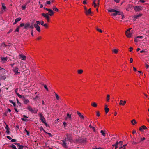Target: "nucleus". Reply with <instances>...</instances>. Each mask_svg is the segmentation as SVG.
Here are the masks:
<instances>
[{
	"mask_svg": "<svg viewBox=\"0 0 149 149\" xmlns=\"http://www.w3.org/2000/svg\"><path fill=\"white\" fill-rule=\"evenodd\" d=\"M38 115L39 117V119L40 121L44 123L46 126L47 127L48 124L47 123L46 119L45 118L43 114L41 112L39 113Z\"/></svg>",
	"mask_w": 149,
	"mask_h": 149,
	"instance_id": "obj_1",
	"label": "nucleus"
},
{
	"mask_svg": "<svg viewBox=\"0 0 149 149\" xmlns=\"http://www.w3.org/2000/svg\"><path fill=\"white\" fill-rule=\"evenodd\" d=\"M38 76L39 77L38 79H39L38 81H39V83L42 85H43L44 84L42 83H40V82L44 81L45 79V77L42 75H41L40 74H38Z\"/></svg>",
	"mask_w": 149,
	"mask_h": 149,
	"instance_id": "obj_2",
	"label": "nucleus"
},
{
	"mask_svg": "<svg viewBox=\"0 0 149 149\" xmlns=\"http://www.w3.org/2000/svg\"><path fill=\"white\" fill-rule=\"evenodd\" d=\"M99 4V0H94L93 2V5L96 8L98 6Z\"/></svg>",
	"mask_w": 149,
	"mask_h": 149,
	"instance_id": "obj_3",
	"label": "nucleus"
},
{
	"mask_svg": "<svg viewBox=\"0 0 149 149\" xmlns=\"http://www.w3.org/2000/svg\"><path fill=\"white\" fill-rule=\"evenodd\" d=\"M42 15L46 18L47 22H49L50 17L49 16V15L48 13H42Z\"/></svg>",
	"mask_w": 149,
	"mask_h": 149,
	"instance_id": "obj_4",
	"label": "nucleus"
},
{
	"mask_svg": "<svg viewBox=\"0 0 149 149\" xmlns=\"http://www.w3.org/2000/svg\"><path fill=\"white\" fill-rule=\"evenodd\" d=\"M134 9L136 12H137L141 11L142 8L141 6H135L134 7Z\"/></svg>",
	"mask_w": 149,
	"mask_h": 149,
	"instance_id": "obj_5",
	"label": "nucleus"
},
{
	"mask_svg": "<svg viewBox=\"0 0 149 149\" xmlns=\"http://www.w3.org/2000/svg\"><path fill=\"white\" fill-rule=\"evenodd\" d=\"M123 142L122 141H120L119 142L117 141L116 142L115 144L112 145V146H115V149H116L118 147V144H120L121 145H123Z\"/></svg>",
	"mask_w": 149,
	"mask_h": 149,
	"instance_id": "obj_6",
	"label": "nucleus"
},
{
	"mask_svg": "<svg viewBox=\"0 0 149 149\" xmlns=\"http://www.w3.org/2000/svg\"><path fill=\"white\" fill-rule=\"evenodd\" d=\"M62 141L63 142V143H62V146L65 148H67V146L66 145V138H65V139L62 140Z\"/></svg>",
	"mask_w": 149,
	"mask_h": 149,
	"instance_id": "obj_7",
	"label": "nucleus"
},
{
	"mask_svg": "<svg viewBox=\"0 0 149 149\" xmlns=\"http://www.w3.org/2000/svg\"><path fill=\"white\" fill-rule=\"evenodd\" d=\"M121 12L118 11L116 10V11H114L113 13H112L111 14V16H116L117 15H121Z\"/></svg>",
	"mask_w": 149,
	"mask_h": 149,
	"instance_id": "obj_8",
	"label": "nucleus"
},
{
	"mask_svg": "<svg viewBox=\"0 0 149 149\" xmlns=\"http://www.w3.org/2000/svg\"><path fill=\"white\" fill-rule=\"evenodd\" d=\"M13 68V71L15 75H17L20 74V72H18L19 69L18 67H16L15 68Z\"/></svg>",
	"mask_w": 149,
	"mask_h": 149,
	"instance_id": "obj_9",
	"label": "nucleus"
},
{
	"mask_svg": "<svg viewBox=\"0 0 149 149\" xmlns=\"http://www.w3.org/2000/svg\"><path fill=\"white\" fill-rule=\"evenodd\" d=\"M45 10L47 11H48L49 13L48 14L49 15L52 16L54 14V12L51 9L49 8H46Z\"/></svg>",
	"mask_w": 149,
	"mask_h": 149,
	"instance_id": "obj_10",
	"label": "nucleus"
},
{
	"mask_svg": "<svg viewBox=\"0 0 149 149\" xmlns=\"http://www.w3.org/2000/svg\"><path fill=\"white\" fill-rule=\"evenodd\" d=\"M22 99L25 104H28L29 103V100L25 98L24 96H22Z\"/></svg>",
	"mask_w": 149,
	"mask_h": 149,
	"instance_id": "obj_11",
	"label": "nucleus"
},
{
	"mask_svg": "<svg viewBox=\"0 0 149 149\" xmlns=\"http://www.w3.org/2000/svg\"><path fill=\"white\" fill-rule=\"evenodd\" d=\"M29 27L32 28L33 27V26L32 25L30 26V24L29 23H26L25 24H24V29H27Z\"/></svg>",
	"mask_w": 149,
	"mask_h": 149,
	"instance_id": "obj_12",
	"label": "nucleus"
},
{
	"mask_svg": "<svg viewBox=\"0 0 149 149\" xmlns=\"http://www.w3.org/2000/svg\"><path fill=\"white\" fill-rule=\"evenodd\" d=\"M142 15L141 13H139V14L136 15H135L134 16V19L136 20L138 18H139L140 17H141Z\"/></svg>",
	"mask_w": 149,
	"mask_h": 149,
	"instance_id": "obj_13",
	"label": "nucleus"
},
{
	"mask_svg": "<svg viewBox=\"0 0 149 149\" xmlns=\"http://www.w3.org/2000/svg\"><path fill=\"white\" fill-rule=\"evenodd\" d=\"M126 103V101L125 100L123 101L122 100H120L119 103V105H120L124 106Z\"/></svg>",
	"mask_w": 149,
	"mask_h": 149,
	"instance_id": "obj_14",
	"label": "nucleus"
},
{
	"mask_svg": "<svg viewBox=\"0 0 149 149\" xmlns=\"http://www.w3.org/2000/svg\"><path fill=\"white\" fill-rule=\"evenodd\" d=\"M20 58L22 60H25L26 59V57L24 55L22 54H20L19 55Z\"/></svg>",
	"mask_w": 149,
	"mask_h": 149,
	"instance_id": "obj_15",
	"label": "nucleus"
},
{
	"mask_svg": "<svg viewBox=\"0 0 149 149\" xmlns=\"http://www.w3.org/2000/svg\"><path fill=\"white\" fill-rule=\"evenodd\" d=\"M27 109L29 111H31L33 113H35V111L34 110L32 109L31 107L30 106H29L28 107Z\"/></svg>",
	"mask_w": 149,
	"mask_h": 149,
	"instance_id": "obj_16",
	"label": "nucleus"
},
{
	"mask_svg": "<svg viewBox=\"0 0 149 149\" xmlns=\"http://www.w3.org/2000/svg\"><path fill=\"white\" fill-rule=\"evenodd\" d=\"M21 18L20 17H19V18H16L15 19V22L13 23V24L14 25L15 24H16L17 23V22H19V21H20V20H21Z\"/></svg>",
	"mask_w": 149,
	"mask_h": 149,
	"instance_id": "obj_17",
	"label": "nucleus"
},
{
	"mask_svg": "<svg viewBox=\"0 0 149 149\" xmlns=\"http://www.w3.org/2000/svg\"><path fill=\"white\" fill-rule=\"evenodd\" d=\"M77 114L80 117L81 119H84V117L83 115H82L81 114V113L78 111L77 112Z\"/></svg>",
	"mask_w": 149,
	"mask_h": 149,
	"instance_id": "obj_18",
	"label": "nucleus"
},
{
	"mask_svg": "<svg viewBox=\"0 0 149 149\" xmlns=\"http://www.w3.org/2000/svg\"><path fill=\"white\" fill-rule=\"evenodd\" d=\"M6 126L5 127V129L6 130V132L8 134H9L10 133V132L9 131L10 129L8 127V125L6 124Z\"/></svg>",
	"mask_w": 149,
	"mask_h": 149,
	"instance_id": "obj_19",
	"label": "nucleus"
},
{
	"mask_svg": "<svg viewBox=\"0 0 149 149\" xmlns=\"http://www.w3.org/2000/svg\"><path fill=\"white\" fill-rule=\"evenodd\" d=\"M66 136L67 137H66V141L68 140L70 141L72 140L71 136L70 135H67Z\"/></svg>",
	"mask_w": 149,
	"mask_h": 149,
	"instance_id": "obj_20",
	"label": "nucleus"
},
{
	"mask_svg": "<svg viewBox=\"0 0 149 149\" xmlns=\"http://www.w3.org/2000/svg\"><path fill=\"white\" fill-rule=\"evenodd\" d=\"M8 59V58L7 57H1V60L3 62H5L6 61H7Z\"/></svg>",
	"mask_w": 149,
	"mask_h": 149,
	"instance_id": "obj_21",
	"label": "nucleus"
},
{
	"mask_svg": "<svg viewBox=\"0 0 149 149\" xmlns=\"http://www.w3.org/2000/svg\"><path fill=\"white\" fill-rule=\"evenodd\" d=\"M100 133L104 137L105 136L106 134L105 131L102 130L100 131Z\"/></svg>",
	"mask_w": 149,
	"mask_h": 149,
	"instance_id": "obj_22",
	"label": "nucleus"
},
{
	"mask_svg": "<svg viewBox=\"0 0 149 149\" xmlns=\"http://www.w3.org/2000/svg\"><path fill=\"white\" fill-rule=\"evenodd\" d=\"M132 33L129 32L128 33H126L125 32V34L126 35V36L128 38H130L132 36Z\"/></svg>",
	"mask_w": 149,
	"mask_h": 149,
	"instance_id": "obj_23",
	"label": "nucleus"
},
{
	"mask_svg": "<svg viewBox=\"0 0 149 149\" xmlns=\"http://www.w3.org/2000/svg\"><path fill=\"white\" fill-rule=\"evenodd\" d=\"M107 106V105H106L104 108L106 114L109 111V109L107 107H106Z\"/></svg>",
	"mask_w": 149,
	"mask_h": 149,
	"instance_id": "obj_24",
	"label": "nucleus"
},
{
	"mask_svg": "<svg viewBox=\"0 0 149 149\" xmlns=\"http://www.w3.org/2000/svg\"><path fill=\"white\" fill-rule=\"evenodd\" d=\"M143 129H145V130L147 129V128L146 126H144V125H143L141 126V127L139 128V130L141 131H142Z\"/></svg>",
	"mask_w": 149,
	"mask_h": 149,
	"instance_id": "obj_25",
	"label": "nucleus"
},
{
	"mask_svg": "<svg viewBox=\"0 0 149 149\" xmlns=\"http://www.w3.org/2000/svg\"><path fill=\"white\" fill-rule=\"evenodd\" d=\"M126 145H123V147L122 146V145H121L120 144H118V147H119V148L120 149H122L123 147V148L122 149H125V146H126Z\"/></svg>",
	"mask_w": 149,
	"mask_h": 149,
	"instance_id": "obj_26",
	"label": "nucleus"
},
{
	"mask_svg": "<svg viewBox=\"0 0 149 149\" xmlns=\"http://www.w3.org/2000/svg\"><path fill=\"white\" fill-rule=\"evenodd\" d=\"M91 106L94 107H96L97 106V104L95 102L91 103Z\"/></svg>",
	"mask_w": 149,
	"mask_h": 149,
	"instance_id": "obj_27",
	"label": "nucleus"
},
{
	"mask_svg": "<svg viewBox=\"0 0 149 149\" xmlns=\"http://www.w3.org/2000/svg\"><path fill=\"white\" fill-rule=\"evenodd\" d=\"M40 24L41 25L43 26L45 23H44V21L42 20H41L40 22L38 21V24Z\"/></svg>",
	"mask_w": 149,
	"mask_h": 149,
	"instance_id": "obj_28",
	"label": "nucleus"
},
{
	"mask_svg": "<svg viewBox=\"0 0 149 149\" xmlns=\"http://www.w3.org/2000/svg\"><path fill=\"white\" fill-rule=\"evenodd\" d=\"M91 13V8H90L88 9L87 11H86V15H88Z\"/></svg>",
	"mask_w": 149,
	"mask_h": 149,
	"instance_id": "obj_29",
	"label": "nucleus"
},
{
	"mask_svg": "<svg viewBox=\"0 0 149 149\" xmlns=\"http://www.w3.org/2000/svg\"><path fill=\"white\" fill-rule=\"evenodd\" d=\"M132 125H134L136 123V122L134 119H133L131 121Z\"/></svg>",
	"mask_w": 149,
	"mask_h": 149,
	"instance_id": "obj_30",
	"label": "nucleus"
},
{
	"mask_svg": "<svg viewBox=\"0 0 149 149\" xmlns=\"http://www.w3.org/2000/svg\"><path fill=\"white\" fill-rule=\"evenodd\" d=\"M9 101L12 104H13V106L14 107H15L16 106V104L13 101L11 100H9Z\"/></svg>",
	"mask_w": 149,
	"mask_h": 149,
	"instance_id": "obj_31",
	"label": "nucleus"
},
{
	"mask_svg": "<svg viewBox=\"0 0 149 149\" xmlns=\"http://www.w3.org/2000/svg\"><path fill=\"white\" fill-rule=\"evenodd\" d=\"M112 52L115 54H117L118 52V49H114L112 50Z\"/></svg>",
	"mask_w": 149,
	"mask_h": 149,
	"instance_id": "obj_32",
	"label": "nucleus"
},
{
	"mask_svg": "<svg viewBox=\"0 0 149 149\" xmlns=\"http://www.w3.org/2000/svg\"><path fill=\"white\" fill-rule=\"evenodd\" d=\"M83 71V70L81 69H80L78 70V73L79 74H81L82 73Z\"/></svg>",
	"mask_w": 149,
	"mask_h": 149,
	"instance_id": "obj_33",
	"label": "nucleus"
},
{
	"mask_svg": "<svg viewBox=\"0 0 149 149\" xmlns=\"http://www.w3.org/2000/svg\"><path fill=\"white\" fill-rule=\"evenodd\" d=\"M6 79V77L3 76H2V75H0V80L1 79H4V80Z\"/></svg>",
	"mask_w": 149,
	"mask_h": 149,
	"instance_id": "obj_34",
	"label": "nucleus"
},
{
	"mask_svg": "<svg viewBox=\"0 0 149 149\" xmlns=\"http://www.w3.org/2000/svg\"><path fill=\"white\" fill-rule=\"evenodd\" d=\"M108 11L109 12H114V11H116V10L113 9H108Z\"/></svg>",
	"mask_w": 149,
	"mask_h": 149,
	"instance_id": "obj_35",
	"label": "nucleus"
},
{
	"mask_svg": "<svg viewBox=\"0 0 149 149\" xmlns=\"http://www.w3.org/2000/svg\"><path fill=\"white\" fill-rule=\"evenodd\" d=\"M109 97L110 95L109 94L107 95V101L108 102L109 101Z\"/></svg>",
	"mask_w": 149,
	"mask_h": 149,
	"instance_id": "obj_36",
	"label": "nucleus"
},
{
	"mask_svg": "<svg viewBox=\"0 0 149 149\" xmlns=\"http://www.w3.org/2000/svg\"><path fill=\"white\" fill-rule=\"evenodd\" d=\"M53 10L56 11H58L59 10L57 9V8L55 6L53 7Z\"/></svg>",
	"mask_w": 149,
	"mask_h": 149,
	"instance_id": "obj_37",
	"label": "nucleus"
},
{
	"mask_svg": "<svg viewBox=\"0 0 149 149\" xmlns=\"http://www.w3.org/2000/svg\"><path fill=\"white\" fill-rule=\"evenodd\" d=\"M96 29L97 31H99L100 32L102 33V31L101 29H99L98 27H97L96 28Z\"/></svg>",
	"mask_w": 149,
	"mask_h": 149,
	"instance_id": "obj_38",
	"label": "nucleus"
},
{
	"mask_svg": "<svg viewBox=\"0 0 149 149\" xmlns=\"http://www.w3.org/2000/svg\"><path fill=\"white\" fill-rule=\"evenodd\" d=\"M2 7H3V9L5 10L6 8V7L5 6V4L4 3H1Z\"/></svg>",
	"mask_w": 149,
	"mask_h": 149,
	"instance_id": "obj_39",
	"label": "nucleus"
},
{
	"mask_svg": "<svg viewBox=\"0 0 149 149\" xmlns=\"http://www.w3.org/2000/svg\"><path fill=\"white\" fill-rule=\"evenodd\" d=\"M24 147V146L20 145L19 146V147L18 148V149H23Z\"/></svg>",
	"mask_w": 149,
	"mask_h": 149,
	"instance_id": "obj_40",
	"label": "nucleus"
},
{
	"mask_svg": "<svg viewBox=\"0 0 149 149\" xmlns=\"http://www.w3.org/2000/svg\"><path fill=\"white\" fill-rule=\"evenodd\" d=\"M16 100H17V102L18 104V105H19V106H21V104H22L21 103L19 102V101L18 100V99L17 98Z\"/></svg>",
	"mask_w": 149,
	"mask_h": 149,
	"instance_id": "obj_41",
	"label": "nucleus"
},
{
	"mask_svg": "<svg viewBox=\"0 0 149 149\" xmlns=\"http://www.w3.org/2000/svg\"><path fill=\"white\" fill-rule=\"evenodd\" d=\"M44 27H45L46 28H47L48 27V26L47 24L46 23H45L44 25L43 26Z\"/></svg>",
	"mask_w": 149,
	"mask_h": 149,
	"instance_id": "obj_42",
	"label": "nucleus"
},
{
	"mask_svg": "<svg viewBox=\"0 0 149 149\" xmlns=\"http://www.w3.org/2000/svg\"><path fill=\"white\" fill-rule=\"evenodd\" d=\"M67 117L70 119H71V115L69 114V113L67 114Z\"/></svg>",
	"mask_w": 149,
	"mask_h": 149,
	"instance_id": "obj_43",
	"label": "nucleus"
},
{
	"mask_svg": "<svg viewBox=\"0 0 149 149\" xmlns=\"http://www.w3.org/2000/svg\"><path fill=\"white\" fill-rule=\"evenodd\" d=\"M16 94L18 96L19 98H22V97L20 95L19 93H17Z\"/></svg>",
	"mask_w": 149,
	"mask_h": 149,
	"instance_id": "obj_44",
	"label": "nucleus"
},
{
	"mask_svg": "<svg viewBox=\"0 0 149 149\" xmlns=\"http://www.w3.org/2000/svg\"><path fill=\"white\" fill-rule=\"evenodd\" d=\"M55 96L56 97V99H57V100H59V98L58 95L56 93L55 94Z\"/></svg>",
	"mask_w": 149,
	"mask_h": 149,
	"instance_id": "obj_45",
	"label": "nucleus"
},
{
	"mask_svg": "<svg viewBox=\"0 0 149 149\" xmlns=\"http://www.w3.org/2000/svg\"><path fill=\"white\" fill-rule=\"evenodd\" d=\"M25 131L27 133V135L29 136V132L28 131L26 130L25 129Z\"/></svg>",
	"mask_w": 149,
	"mask_h": 149,
	"instance_id": "obj_46",
	"label": "nucleus"
},
{
	"mask_svg": "<svg viewBox=\"0 0 149 149\" xmlns=\"http://www.w3.org/2000/svg\"><path fill=\"white\" fill-rule=\"evenodd\" d=\"M10 146L13 148V149H15V148H16V147L14 145L12 144Z\"/></svg>",
	"mask_w": 149,
	"mask_h": 149,
	"instance_id": "obj_47",
	"label": "nucleus"
},
{
	"mask_svg": "<svg viewBox=\"0 0 149 149\" xmlns=\"http://www.w3.org/2000/svg\"><path fill=\"white\" fill-rule=\"evenodd\" d=\"M139 143V142H134V141H133L132 142V144L134 145L136 144Z\"/></svg>",
	"mask_w": 149,
	"mask_h": 149,
	"instance_id": "obj_48",
	"label": "nucleus"
},
{
	"mask_svg": "<svg viewBox=\"0 0 149 149\" xmlns=\"http://www.w3.org/2000/svg\"><path fill=\"white\" fill-rule=\"evenodd\" d=\"M96 114L97 116H100V113H99V111H96Z\"/></svg>",
	"mask_w": 149,
	"mask_h": 149,
	"instance_id": "obj_49",
	"label": "nucleus"
},
{
	"mask_svg": "<svg viewBox=\"0 0 149 149\" xmlns=\"http://www.w3.org/2000/svg\"><path fill=\"white\" fill-rule=\"evenodd\" d=\"M34 27L36 28V30H37V24L36 23L34 24Z\"/></svg>",
	"mask_w": 149,
	"mask_h": 149,
	"instance_id": "obj_50",
	"label": "nucleus"
},
{
	"mask_svg": "<svg viewBox=\"0 0 149 149\" xmlns=\"http://www.w3.org/2000/svg\"><path fill=\"white\" fill-rule=\"evenodd\" d=\"M134 41L135 42H137L139 41L138 39L136 37L135 38L134 40Z\"/></svg>",
	"mask_w": 149,
	"mask_h": 149,
	"instance_id": "obj_51",
	"label": "nucleus"
},
{
	"mask_svg": "<svg viewBox=\"0 0 149 149\" xmlns=\"http://www.w3.org/2000/svg\"><path fill=\"white\" fill-rule=\"evenodd\" d=\"M131 29V28H129V29H127L126 31L125 32L128 33V32H130V30Z\"/></svg>",
	"mask_w": 149,
	"mask_h": 149,
	"instance_id": "obj_52",
	"label": "nucleus"
},
{
	"mask_svg": "<svg viewBox=\"0 0 149 149\" xmlns=\"http://www.w3.org/2000/svg\"><path fill=\"white\" fill-rule=\"evenodd\" d=\"M104 149V148H103L99 147V148H93V149Z\"/></svg>",
	"mask_w": 149,
	"mask_h": 149,
	"instance_id": "obj_53",
	"label": "nucleus"
},
{
	"mask_svg": "<svg viewBox=\"0 0 149 149\" xmlns=\"http://www.w3.org/2000/svg\"><path fill=\"white\" fill-rule=\"evenodd\" d=\"M23 26H24V23H22L20 24L19 27H22Z\"/></svg>",
	"mask_w": 149,
	"mask_h": 149,
	"instance_id": "obj_54",
	"label": "nucleus"
},
{
	"mask_svg": "<svg viewBox=\"0 0 149 149\" xmlns=\"http://www.w3.org/2000/svg\"><path fill=\"white\" fill-rule=\"evenodd\" d=\"M44 87L46 90L47 91H48V89L47 88V86L45 85H44Z\"/></svg>",
	"mask_w": 149,
	"mask_h": 149,
	"instance_id": "obj_55",
	"label": "nucleus"
},
{
	"mask_svg": "<svg viewBox=\"0 0 149 149\" xmlns=\"http://www.w3.org/2000/svg\"><path fill=\"white\" fill-rule=\"evenodd\" d=\"M19 26H18L15 30V32H19Z\"/></svg>",
	"mask_w": 149,
	"mask_h": 149,
	"instance_id": "obj_56",
	"label": "nucleus"
},
{
	"mask_svg": "<svg viewBox=\"0 0 149 149\" xmlns=\"http://www.w3.org/2000/svg\"><path fill=\"white\" fill-rule=\"evenodd\" d=\"M145 139V137H143L142 138H141V141H139V142H141V141L144 140Z\"/></svg>",
	"mask_w": 149,
	"mask_h": 149,
	"instance_id": "obj_57",
	"label": "nucleus"
},
{
	"mask_svg": "<svg viewBox=\"0 0 149 149\" xmlns=\"http://www.w3.org/2000/svg\"><path fill=\"white\" fill-rule=\"evenodd\" d=\"M26 7V6L24 5V6H22V9L23 10H25Z\"/></svg>",
	"mask_w": 149,
	"mask_h": 149,
	"instance_id": "obj_58",
	"label": "nucleus"
},
{
	"mask_svg": "<svg viewBox=\"0 0 149 149\" xmlns=\"http://www.w3.org/2000/svg\"><path fill=\"white\" fill-rule=\"evenodd\" d=\"M8 113V111L5 112L3 114V116H7V114Z\"/></svg>",
	"mask_w": 149,
	"mask_h": 149,
	"instance_id": "obj_59",
	"label": "nucleus"
},
{
	"mask_svg": "<svg viewBox=\"0 0 149 149\" xmlns=\"http://www.w3.org/2000/svg\"><path fill=\"white\" fill-rule=\"evenodd\" d=\"M40 130L41 131L43 130V131H44L45 132V131L44 130L43 128L42 127H40Z\"/></svg>",
	"mask_w": 149,
	"mask_h": 149,
	"instance_id": "obj_60",
	"label": "nucleus"
},
{
	"mask_svg": "<svg viewBox=\"0 0 149 149\" xmlns=\"http://www.w3.org/2000/svg\"><path fill=\"white\" fill-rule=\"evenodd\" d=\"M16 141V140L15 139H12L11 140V141L12 142H15Z\"/></svg>",
	"mask_w": 149,
	"mask_h": 149,
	"instance_id": "obj_61",
	"label": "nucleus"
},
{
	"mask_svg": "<svg viewBox=\"0 0 149 149\" xmlns=\"http://www.w3.org/2000/svg\"><path fill=\"white\" fill-rule=\"evenodd\" d=\"M63 124L64 126V127H65L66 126V123L65 122H63Z\"/></svg>",
	"mask_w": 149,
	"mask_h": 149,
	"instance_id": "obj_62",
	"label": "nucleus"
},
{
	"mask_svg": "<svg viewBox=\"0 0 149 149\" xmlns=\"http://www.w3.org/2000/svg\"><path fill=\"white\" fill-rule=\"evenodd\" d=\"M91 128L93 129V131L94 132H95V131H96V130H95V127H92V128Z\"/></svg>",
	"mask_w": 149,
	"mask_h": 149,
	"instance_id": "obj_63",
	"label": "nucleus"
},
{
	"mask_svg": "<svg viewBox=\"0 0 149 149\" xmlns=\"http://www.w3.org/2000/svg\"><path fill=\"white\" fill-rule=\"evenodd\" d=\"M6 137H7V138L9 140H11L12 139L10 137V136H6Z\"/></svg>",
	"mask_w": 149,
	"mask_h": 149,
	"instance_id": "obj_64",
	"label": "nucleus"
}]
</instances>
